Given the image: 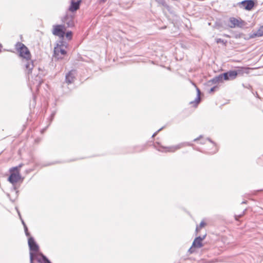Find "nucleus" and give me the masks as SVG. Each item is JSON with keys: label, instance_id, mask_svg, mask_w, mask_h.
<instances>
[{"label": "nucleus", "instance_id": "obj_1", "mask_svg": "<svg viewBox=\"0 0 263 263\" xmlns=\"http://www.w3.org/2000/svg\"><path fill=\"white\" fill-rule=\"evenodd\" d=\"M15 47L19 52L20 56L26 59L25 72L28 74V79H34L32 81V83L39 85L42 83V78L41 75L35 72L33 62L30 60L31 54L29 49L24 44L19 42L16 44Z\"/></svg>", "mask_w": 263, "mask_h": 263}, {"label": "nucleus", "instance_id": "obj_2", "mask_svg": "<svg viewBox=\"0 0 263 263\" xmlns=\"http://www.w3.org/2000/svg\"><path fill=\"white\" fill-rule=\"evenodd\" d=\"M28 244L29 248L30 263H33V260L40 258V248L33 237H30L28 239Z\"/></svg>", "mask_w": 263, "mask_h": 263}, {"label": "nucleus", "instance_id": "obj_3", "mask_svg": "<svg viewBox=\"0 0 263 263\" xmlns=\"http://www.w3.org/2000/svg\"><path fill=\"white\" fill-rule=\"evenodd\" d=\"M246 24V22L240 17H231L229 20V27L231 28H242Z\"/></svg>", "mask_w": 263, "mask_h": 263}, {"label": "nucleus", "instance_id": "obj_4", "mask_svg": "<svg viewBox=\"0 0 263 263\" xmlns=\"http://www.w3.org/2000/svg\"><path fill=\"white\" fill-rule=\"evenodd\" d=\"M52 27V34L60 38L63 39L66 31L65 26L64 25H54Z\"/></svg>", "mask_w": 263, "mask_h": 263}, {"label": "nucleus", "instance_id": "obj_5", "mask_svg": "<svg viewBox=\"0 0 263 263\" xmlns=\"http://www.w3.org/2000/svg\"><path fill=\"white\" fill-rule=\"evenodd\" d=\"M184 144L180 143L176 145L164 146L160 145L158 151L163 153H175L184 146Z\"/></svg>", "mask_w": 263, "mask_h": 263}, {"label": "nucleus", "instance_id": "obj_6", "mask_svg": "<svg viewBox=\"0 0 263 263\" xmlns=\"http://www.w3.org/2000/svg\"><path fill=\"white\" fill-rule=\"evenodd\" d=\"M10 175L8 178V181L14 184L21 179V175L18 171H12L11 168L9 169Z\"/></svg>", "mask_w": 263, "mask_h": 263}, {"label": "nucleus", "instance_id": "obj_7", "mask_svg": "<svg viewBox=\"0 0 263 263\" xmlns=\"http://www.w3.org/2000/svg\"><path fill=\"white\" fill-rule=\"evenodd\" d=\"M76 74L75 70L72 69L69 71L65 75V82L68 85L73 83L76 80Z\"/></svg>", "mask_w": 263, "mask_h": 263}, {"label": "nucleus", "instance_id": "obj_8", "mask_svg": "<svg viewBox=\"0 0 263 263\" xmlns=\"http://www.w3.org/2000/svg\"><path fill=\"white\" fill-rule=\"evenodd\" d=\"M62 21L67 25V27L72 28L74 26V17L71 15H65L62 19Z\"/></svg>", "mask_w": 263, "mask_h": 263}, {"label": "nucleus", "instance_id": "obj_9", "mask_svg": "<svg viewBox=\"0 0 263 263\" xmlns=\"http://www.w3.org/2000/svg\"><path fill=\"white\" fill-rule=\"evenodd\" d=\"M238 71L231 70L222 74L224 81L235 79L238 74Z\"/></svg>", "mask_w": 263, "mask_h": 263}, {"label": "nucleus", "instance_id": "obj_10", "mask_svg": "<svg viewBox=\"0 0 263 263\" xmlns=\"http://www.w3.org/2000/svg\"><path fill=\"white\" fill-rule=\"evenodd\" d=\"M240 5L247 10H251L254 7V2L253 0H246L241 2Z\"/></svg>", "mask_w": 263, "mask_h": 263}, {"label": "nucleus", "instance_id": "obj_11", "mask_svg": "<svg viewBox=\"0 0 263 263\" xmlns=\"http://www.w3.org/2000/svg\"><path fill=\"white\" fill-rule=\"evenodd\" d=\"M81 0H78L75 2L74 0H71L70 5L68 10L72 12H75L80 8Z\"/></svg>", "mask_w": 263, "mask_h": 263}, {"label": "nucleus", "instance_id": "obj_12", "mask_svg": "<svg viewBox=\"0 0 263 263\" xmlns=\"http://www.w3.org/2000/svg\"><path fill=\"white\" fill-rule=\"evenodd\" d=\"M206 235H204L202 237H196L192 244V247L196 248H200L203 246L202 241L205 238Z\"/></svg>", "mask_w": 263, "mask_h": 263}, {"label": "nucleus", "instance_id": "obj_13", "mask_svg": "<svg viewBox=\"0 0 263 263\" xmlns=\"http://www.w3.org/2000/svg\"><path fill=\"white\" fill-rule=\"evenodd\" d=\"M63 42L62 41L60 45L58 44L57 47L54 48V54H56L57 52H60L62 55H65L66 54V51L65 49L61 48V46H63Z\"/></svg>", "mask_w": 263, "mask_h": 263}, {"label": "nucleus", "instance_id": "obj_14", "mask_svg": "<svg viewBox=\"0 0 263 263\" xmlns=\"http://www.w3.org/2000/svg\"><path fill=\"white\" fill-rule=\"evenodd\" d=\"M197 90L198 92V96L197 98L195 99V101L190 102V104L194 107H196L200 102V90L198 88H197Z\"/></svg>", "mask_w": 263, "mask_h": 263}, {"label": "nucleus", "instance_id": "obj_15", "mask_svg": "<svg viewBox=\"0 0 263 263\" xmlns=\"http://www.w3.org/2000/svg\"><path fill=\"white\" fill-rule=\"evenodd\" d=\"M223 78L222 76V74H221L214 78L210 81V82H212V84H215L220 82L221 83L223 82Z\"/></svg>", "mask_w": 263, "mask_h": 263}, {"label": "nucleus", "instance_id": "obj_16", "mask_svg": "<svg viewBox=\"0 0 263 263\" xmlns=\"http://www.w3.org/2000/svg\"><path fill=\"white\" fill-rule=\"evenodd\" d=\"M39 263H51L48 258L43 254H40V258L38 259Z\"/></svg>", "mask_w": 263, "mask_h": 263}, {"label": "nucleus", "instance_id": "obj_17", "mask_svg": "<svg viewBox=\"0 0 263 263\" xmlns=\"http://www.w3.org/2000/svg\"><path fill=\"white\" fill-rule=\"evenodd\" d=\"M239 69L238 70V73L240 74H243V73H246L247 74L249 73V70L250 69H253V68H249V67H238Z\"/></svg>", "mask_w": 263, "mask_h": 263}, {"label": "nucleus", "instance_id": "obj_18", "mask_svg": "<svg viewBox=\"0 0 263 263\" xmlns=\"http://www.w3.org/2000/svg\"><path fill=\"white\" fill-rule=\"evenodd\" d=\"M206 225V223L204 220L201 221L200 224L199 226H197L196 228V232L197 233L200 232L201 229L203 228V227H205Z\"/></svg>", "mask_w": 263, "mask_h": 263}, {"label": "nucleus", "instance_id": "obj_19", "mask_svg": "<svg viewBox=\"0 0 263 263\" xmlns=\"http://www.w3.org/2000/svg\"><path fill=\"white\" fill-rule=\"evenodd\" d=\"M254 36L257 37L263 36V25L258 28L256 33H254Z\"/></svg>", "mask_w": 263, "mask_h": 263}, {"label": "nucleus", "instance_id": "obj_20", "mask_svg": "<svg viewBox=\"0 0 263 263\" xmlns=\"http://www.w3.org/2000/svg\"><path fill=\"white\" fill-rule=\"evenodd\" d=\"M65 36L68 40H71L72 37V32L71 31L65 32Z\"/></svg>", "mask_w": 263, "mask_h": 263}, {"label": "nucleus", "instance_id": "obj_21", "mask_svg": "<svg viewBox=\"0 0 263 263\" xmlns=\"http://www.w3.org/2000/svg\"><path fill=\"white\" fill-rule=\"evenodd\" d=\"M23 165V164L22 163L20 164L18 166L11 167V170L12 171H18V172H20V169Z\"/></svg>", "mask_w": 263, "mask_h": 263}, {"label": "nucleus", "instance_id": "obj_22", "mask_svg": "<svg viewBox=\"0 0 263 263\" xmlns=\"http://www.w3.org/2000/svg\"><path fill=\"white\" fill-rule=\"evenodd\" d=\"M55 115V111H53L51 114L50 115L49 118V121H50V123L52 121V120H53L54 119V116Z\"/></svg>", "mask_w": 263, "mask_h": 263}, {"label": "nucleus", "instance_id": "obj_23", "mask_svg": "<svg viewBox=\"0 0 263 263\" xmlns=\"http://www.w3.org/2000/svg\"><path fill=\"white\" fill-rule=\"evenodd\" d=\"M216 43H217V44H219V43H223V44H224V45H226V42H224V41H223V40H222V39H216Z\"/></svg>", "mask_w": 263, "mask_h": 263}, {"label": "nucleus", "instance_id": "obj_24", "mask_svg": "<svg viewBox=\"0 0 263 263\" xmlns=\"http://www.w3.org/2000/svg\"><path fill=\"white\" fill-rule=\"evenodd\" d=\"M20 219H21V220L22 223V224L23 225V226H24V227L26 226V223H25V222H24V220L22 219V217H21Z\"/></svg>", "mask_w": 263, "mask_h": 263}, {"label": "nucleus", "instance_id": "obj_25", "mask_svg": "<svg viewBox=\"0 0 263 263\" xmlns=\"http://www.w3.org/2000/svg\"><path fill=\"white\" fill-rule=\"evenodd\" d=\"M25 235L29 237H31L30 236V233L29 232V231L25 233Z\"/></svg>", "mask_w": 263, "mask_h": 263}, {"label": "nucleus", "instance_id": "obj_26", "mask_svg": "<svg viewBox=\"0 0 263 263\" xmlns=\"http://www.w3.org/2000/svg\"><path fill=\"white\" fill-rule=\"evenodd\" d=\"M24 228L25 233H26V232L28 231V228H27V226L24 227Z\"/></svg>", "mask_w": 263, "mask_h": 263}, {"label": "nucleus", "instance_id": "obj_27", "mask_svg": "<svg viewBox=\"0 0 263 263\" xmlns=\"http://www.w3.org/2000/svg\"><path fill=\"white\" fill-rule=\"evenodd\" d=\"M216 88V87H212V88L210 89V92H213L215 90V88Z\"/></svg>", "mask_w": 263, "mask_h": 263}, {"label": "nucleus", "instance_id": "obj_28", "mask_svg": "<svg viewBox=\"0 0 263 263\" xmlns=\"http://www.w3.org/2000/svg\"><path fill=\"white\" fill-rule=\"evenodd\" d=\"M17 213H18L20 218H21V217H22V216H21V213H20L19 210H17Z\"/></svg>", "mask_w": 263, "mask_h": 263}, {"label": "nucleus", "instance_id": "obj_29", "mask_svg": "<svg viewBox=\"0 0 263 263\" xmlns=\"http://www.w3.org/2000/svg\"><path fill=\"white\" fill-rule=\"evenodd\" d=\"M3 48V46L1 44H0V53L2 51V48Z\"/></svg>", "mask_w": 263, "mask_h": 263}, {"label": "nucleus", "instance_id": "obj_30", "mask_svg": "<svg viewBox=\"0 0 263 263\" xmlns=\"http://www.w3.org/2000/svg\"><path fill=\"white\" fill-rule=\"evenodd\" d=\"M224 36L227 37H230V35H228V34H224Z\"/></svg>", "mask_w": 263, "mask_h": 263}, {"label": "nucleus", "instance_id": "obj_31", "mask_svg": "<svg viewBox=\"0 0 263 263\" xmlns=\"http://www.w3.org/2000/svg\"><path fill=\"white\" fill-rule=\"evenodd\" d=\"M46 130V128H44L42 130V133L44 132Z\"/></svg>", "mask_w": 263, "mask_h": 263}, {"label": "nucleus", "instance_id": "obj_32", "mask_svg": "<svg viewBox=\"0 0 263 263\" xmlns=\"http://www.w3.org/2000/svg\"><path fill=\"white\" fill-rule=\"evenodd\" d=\"M13 189H14V190H16V187L15 186H13Z\"/></svg>", "mask_w": 263, "mask_h": 263}, {"label": "nucleus", "instance_id": "obj_33", "mask_svg": "<svg viewBox=\"0 0 263 263\" xmlns=\"http://www.w3.org/2000/svg\"><path fill=\"white\" fill-rule=\"evenodd\" d=\"M33 97L34 101H35V96H33Z\"/></svg>", "mask_w": 263, "mask_h": 263}, {"label": "nucleus", "instance_id": "obj_34", "mask_svg": "<svg viewBox=\"0 0 263 263\" xmlns=\"http://www.w3.org/2000/svg\"><path fill=\"white\" fill-rule=\"evenodd\" d=\"M15 209H16V210L17 211V210H18L17 207H16V208H15Z\"/></svg>", "mask_w": 263, "mask_h": 263}]
</instances>
